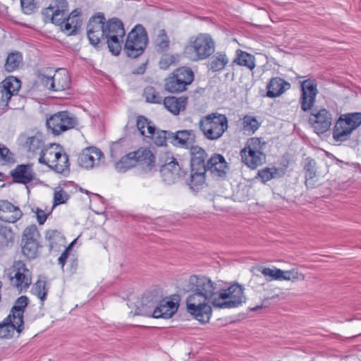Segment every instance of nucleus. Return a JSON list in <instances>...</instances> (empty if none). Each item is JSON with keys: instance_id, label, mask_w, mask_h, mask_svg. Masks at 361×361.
Masks as SVG:
<instances>
[{"instance_id": "nucleus-24", "label": "nucleus", "mask_w": 361, "mask_h": 361, "mask_svg": "<svg viewBox=\"0 0 361 361\" xmlns=\"http://www.w3.org/2000/svg\"><path fill=\"white\" fill-rule=\"evenodd\" d=\"M23 330V324H20L17 319L8 315L2 322L0 323V338H11L15 331L20 334Z\"/></svg>"}, {"instance_id": "nucleus-21", "label": "nucleus", "mask_w": 361, "mask_h": 361, "mask_svg": "<svg viewBox=\"0 0 361 361\" xmlns=\"http://www.w3.org/2000/svg\"><path fill=\"white\" fill-rule=\"evenodd\" d=\"M171 142L176 146L190 149L194 147L195 142V134L192 130H178L169 134Z\"/></svg>"}, {"instance_id": "nucleus-25", "label": "nucleus", "mask_w": 361, "mask_h": 361, "mask_svg": "<svg viewBox=\"0 0 361 361\" xmlns=\"http://www.w3.org/2000/svg\"><path fill=\"white\" fill-rule=\"evenodd\" d=\"M62 149L59 145L51 144L49 146H44L39 152V163L51 168Z\"/></svg>"}, {"instance_id": "nucleus-48", "label": "nucleus", "mask_w": 361, "mask_h": 361, "mask_svg": "<svg viewBox=\"0 0 361 361\" xmlns=\"http://www.w3.org/2000/svg\"><path fill=\"white\" fill-rule=\"evenodd\" d=\"M169 39L164 30H160L155 39V47L157 51H164L169 46Z\"/></svg>"}, {"instance_id": "nucleus-61", "label": "nucleus", "mask_w": 361, "mask_h": 361, "mask_svg": "<svg viewBox=\"0 0 361 361\" xmlns=\"http://www.w3.org/2000/svg\"><path fill=\"white\" fill-rule=\"evenodd\" d=\"M75 240H75L74 241H73L71 243L70 246L64 250V252L61 255V256L58 259L59 264H61L62 268L64 267L65 263L68 257V255H69L68 250L74 244Z\"/></svg>"}, {"instance_id": "nucleus-39", "label": "nucleus", "mask_w": 361, "mask_h": 361, "mask_svg": "<svg viewBox=\"0 0 361 361\" xmlns=\"http://www.w3.org/2000/svg\"><path fill=\"white\" fill-rule=\"evenodd\" d=\"M165 89L170 92H179L184 91L186 87L180 80L172 73L165 80Z\"/></svg>"}, {"instance_id": "nucleus-38", "label": "nucleus", "mask_w": 361, "mask_h": 361, "mask_svg": "<svg viewBox=\"0 0 361 361\" xmlns=\"http://www.w3.org/2000/svg\"><path fill=\"white\" fill-rule=\"evenodd\" d=\"M173 74L183 83L186 87L187 85L192 83L194 80V74L192 71L186 67H181L173 72Z\"/></svg>"}, {"instance_id": "nucleus-18", "label": "nucleus", "mask_w": 361, "mask_h": 361, "mask_svg": "<svg viewBox=\"0 0 361 361\" xmlns=\"http://www.w3.org/2000/svg\"><path fill=\"white\" fill-rule=\"evenodd\" d=\"M102 157L101 150L95 147H89L85 148L80 154L78 163L83 168L92 169L99 164Z\"/></svg>"}, {"instance_id": "nucleus-37", "label": "nucleus", "mask_w": 361, "mask_h": 361, "mask_svg": "<svg viewBox=\"0 0 361 361\" xmlns=\"http://www.w3.org/2000/svg\"><path fill=\"white\" fill-rule=\"evenodd\" d=\"M171 133H172L169 131L158 130L155 128V130H153L152 134L147 135V137L151 138L156 145L161 147L166 145L167 140L171 142V136L169 134Z\"/></svg>"}, {"instance_id": "nucleus-46", "label": "nucleus", "mask_w": 361, "mask_h": 361, "mask_svg": "<svg viewBox=\"0 0 361 361\" xmlns=\"http://www.w3.org/2000/svg\"><path fill=\"white\" fill-rule=\"evenodd\" d=\"M22 252L27 259H35L38 255L39 243H22Z\"/></svg>"}, {"instance_id": "nucleus-28", "label": "nucleus", "mask_w": 361, "mask_h": 361, "mask_svg": "<svg viewBox=\"0 0 361 361\" xmlns=\"http://www.w3.org/2000/svg\"><path fill=\"white\" fill-rule=\"evenodd\" d=\"M135 155V164H140L146 171H150L154 163V156L152 152L147 149H139L133 152Z\"/></svg>"}, {"instance_id": "nucleus-40", "label": "nucleus", "mask_w": 361, "mask_h": 361, "mask_svg": "<svg viewBox=\"0 0 361 361\" xmlns=\"http://www.w3.org/2000/svg\"><path fill=\"white\" fill-rule=\"evenodd\" d=\"M137 127L140 134L147 137V135L152 134L153 130H155V126L143 116H138L137 117Z\"/></svg>"}, {"instance_id": "nucleus-47", "label": "nucleus", "mask_w": 361, "mask_h": 361, "mask_svg": "<svg viewBox=\"0 0 361 361\" xmlns=\"http://www.w3.org/2000/svg\"><path fill=\"white\" fill-rule=\"evenodd\" d=\"M51 168L60 173L68 169L69 160L68 155L61 152Z\"/></svg>"}, {"instance_id": "nucleus-50", "label": "nucleus", "mask_w": 361, "mask_h": 361, "mask_svg": "<svg viewBox=\"0 0 361 361\" xmlns=\"http://www.w3.org/2000/svg\"><path fill=\"white\" fill-rule=\"evenodd\" d=\"M146 101L150 103L161 104L162 97L153 87H147L144 90Z\"/></svg>"}, {"instance_id": "nucleus-27", "label": "nucleus", "mask_w": 361, "mask_h": 361, "mask_svg": "<svg viewBox=\"0 0 361 361\" xmlns=\"http://www.w3.org/2000/svg\"><path fill=\"white\" fill-rule=\"evenodd\" d=\"M178 305L171 300H162L154 310V318H171L177 311Z\"/></svg>"}, {"instance_id": "nucleus-63", "label": "nucleus", "mask_w": 361, "mask_h": 361, "mask_svg": "<svg viewBox=\"0 0 361 361\" xmlns=\"http://www.w3.org/2000/svg\"><path fill=\"white\" fill-rule=\"evenodd\" d=\"M258 308H259V307H258V306H257V307H255L252 308V310L255 311V310H257Z\"/></svg>"}, {"instance_id": "nucleus-3", "label": "nucleus", "mask_w": 361, "mask_h": 361, "mask_svg": "<svg viewBox=\"0 0 361 361\" xmlns=\"http://www.w3.org/2000/svg\"><path fill=\"white\" fill-rule=\"evenodd\" d=\"M264 146L265 142L259 137L248 139L240 152L242 162L251 169H255L263 164L266 159L263 152Z\"/></svg>"}, {"instance_id": "nucleus-10", "label": "nucleus", "mask_w": 361, "mask_h": 361, "mask_svg": "<svg viewBox=\"0 0 361 361\" xmlns=\"http://www.w3.org/2000/svg\"><path fill=\"white\" fill-rule=\"evenodd\" d=\"M53 69L48 68L45 70V73H40L39 78L41 82L48 90L54 92H61L67 90L71 86V77L68 72L61 68L55 71L51 75Z\"/></svg>"}, {"instance_id": "nucleus-31", "label": "nucleus", "mask_w": 361, "mask_h": 361, "mask_svg": "<svg viewBox=\"0 0 361 361\" xmlns=\"http://www.w3.org/2000/svg\"><path fill=\"white\" fill-rule=\"evenodd\" d=\"M27 304L28 298L27 296L23 295L19 297L11 308L9 315L17 319L20 324H24L23 314Z\"/></svg>"}, {"instance_id": "nucleus-57", "label": "nucleus", "mask_w": 361, "mask_h": 361, "mask_svg": "<svg viewBox=\"0 0 361 361\" xmlns=\"http://www.w3.org/2000/svg\"><path fill=\"white\" fill-rule=\"evenodd\" d=\"M13 161V154L3 144L0 143V163L6 164Z\"/></svg>"}, {"instance_id": "nucleus-26", "label": "nucleus", "mask_w": 361, "mask_h": 361, "mask_svg": "<svg viewBox=\"0 0 361 361\" xmlns=\"http://www.w3.org/2000/svg\"><path fill=\"white\" fill-rule=\"evenodd\" d=\"M290 88L289 82L279 77H275L271 78L267 85V96L269 98L277 97Z\"/></svg>"}, {"instance_id": "nucleus-59", "label": "nucleus", "mask_w": 361, "mask_h": 361, "mask_svg": "<svg viewBox=\"0 0 361 361\" xmlns=\"http://www.w3.org/2000/svg\"><path fill=\"white\" fill-rule=\"evenodd\" d=\"M274 173H276V171L273 172L271 169L265 168L258 171V176L263 183H266L274 178Z\"/></svg>"}, {"instance_id": "nucleus-52", "label": "nucleus", "mask_w": 361, "mask_h": 361, "mask_svg": "<svg viewBox=\"0 0 361 361\" xmlns=\"http://www.w3.org/2000/svg\"><path fill=\"white\" fill-rule=\"evenodd\" d=\"M259 124L255 118L245 116L243 118V128L245 130L255 133L259 128Z\"/></svg>"}, {"instance_id": "nucleus-15", "label": "nucleus", "mask_w": 361, "mask_h": 361, "mask_svg": "<svg viewBox=\"0 0 361 361\" xmlns=\"http://www.w3.org/2000/svg\"><path fill=\"white\" fill-rule=\"evenodd\" d=\"M19 139L23 147L28 152H40L45 146V137L42 132L38 130H32L23 133Z\"/></svg>"}, {"instance_id": "nucleus-1", "label": "nucleus", "mask_w": 361, "mask_h": 361, "mask_svg": "<svg viewBox=\"0 0 361 361\" xmlns=\"http://www.w3.org/2000/svg\"><path fill=\"white\" fill-rule=\"evenodd\" d=\"M185 291L192 293L186 299L188 312L201 323H207L212 315V307H216L214 302L217 300L219 290L211 279L202 275H192L184 288Z\"/></svg>"}, {"instance_id": "nucleus-55", "label": "nucleus", "mask_w": 361, "mask_h": 361, "mask_svg": "<svg viewBox=\"0 0 361 361\" xmlns=\"http://www.w3.org/2000/svg\"><path fill=\"white\" fill-rule=\"evenodd\" d=\"M161 173L164 181L167 184L173 183L180 176L179 174H174L173 172L170 171L168 166H162Z\"/></svg>"}, {"instance_id": "nucleus-8", "label": "nucleus", "mask_w": 361, "mask_h": 361, "mask_svg": "<svg viewBox=\"0 0 361 361\" xmlns=\"http://www.w3.org/2000/svg\"><path fill=\"white\" fill-rule=\"evenodd\" d=\"M46 125L54 135L75 128L78 125L77 117L68 111H58L47 118Z\"/></svg>"}, {"instance_id": "nucleus-2", "label": "nucleus", "mask_w": 361, "mask_h": 361, "mask_svg": "<svg viewBox=\"0 0 361 361\" xmlns=\"http://www.w3.org/2000/svg\"><path fill=\"white\" fill-rule=\"evenodd\" d=\"M215 50L214 42L207 34L191 37L185 45L183 56L192 61L203 60L211 56Z\"/></svg>"}, {"instance_id": "nucleus-43", "label": "nucleus", "mask_w": 361, "mask_h": 361, "mask_svg": "<svg viewBox=\"0 0 361 361\" xmlns=\"http://www.w3.org/2000/svg\"><path fill=\"white\" fill-rule=\"evenodd\" d=\"M46 239L49 243V248L52 250L58 245H63L65 238L63 235L56 230L48 231L46 233Z\"/></svg>"}, {"instance_id": "nucleus-9", "label": "nucleus", "mask_w": 361, "mask_h": 361, "mask_svg": "<svg viewBox=\"0 0 361 361\" xmlns=\"http://www.w3.org/2000/svg\"><path fill=\"white\" fill-rule=\"evenodd\" d=\"M246 297L243 287L234 283L226 289H219L217 300L214 302L216 308L226 309L237 307L245 302Z\"/></svg>"}, {"instance_id": "nucleus-56", "label": "nucleus", "mask_w": 361, "mask_h": 361, "mask_svg": "<svg viewBox=\"0 0 361 361\" xmlns=\"http://www.w3.org/2000/svg\"><path fill=\"white\" fill-rule=\"evenodd\" d=\"M20 6L24 13L30 15L37 8L36 0H20Z\"/></svg>"}, {"instance_id": "nucleus-12", "label": "nucleus", "mask_w": 361, "mask_h": 361, "mask_svg": "<svg viewBox=\"0 0 361 361\" xmlns=\"http://www.w3.org/2000/svg\"><path fill=\"white\" fill-rule=\"evenodd\" d=\"M301 94L299 102L303 111H308L312 109L316 102V97L319 93L317 82L315 79L308 78L300 82Z\"/></svg>"}, {"instance_id": "nucleus-42", "label": "nucleus", "mask_w": 361, "mask_h": 361, "mask_svg": "<svg viewBox=\"0 0 361 361\" xmlns=\"http://www.w3.org/2000/svg\"><path fill=\"white\" fill-rule=\"evenodd\" d=\"M135 155L133 152L123 157L115 164L116 169L119 172L126 171V170L135 166Z\"/></svg>"}, {"instance_id": "nucleus-23", "label": "nucleus", "mask_w": 361, "mask_h": 361, "mask_svg": "<svg viewBox=\"0 0 361 361\" xmlns=\"http://www.w3.org/2000/svg\"><path fill=\"white\" fill-rule=\"evenodd\" d=\"M191 171H206L207 154L198 146L191 147L190 149Z\"/></svg>"}, {"instance_id": "nucleus-34", "label": "nucleus", "mask_w": 361, "mask_h": 361, "mask_svg": "<svg viewBox=\"0 0 361 361\" xmlns=\"http://www.w3.org/2000/svg\"><path fill=\"white\" fill-rule=\"evenodd\" d=\"M228 63V59L225 53L218 52L209 59L208 66L214 72L223 70Z\"/></svg>"}, {"instance_id": "nucleus-4", "label": "nucleus", "mask_w": 361, "mask_h": 361, "mask_svg": "<svg viewBox=\"0 0 361 361\" xmlns=\"http://www.w3.org/2000/svg\"><path fill=\"white\" fill-rule=\"evenodd\" d=\"M200 128L206 138L215 140L227 130L228 120L224 114L212 113L200 121Z\"/></svg>"}, {"instance_id": "nucleus-14", "label": "nucleus", "mask_w": 361, "mask_h": 361, "mask_svg": "<svg viewBox=\"0 0 361 361\" xmlns=\"http://www.w3.org/2000/svg\"><path fill=\"white\" fill-rule=\"evenodd\" d=\"M105 18L102 14L92 17L87 25V35L91 44L97 47L104 38Z\"/></svg>"}, {"instance_id": "nucleus-30", "label": "nucleus", "mask_w": 361, "mask_h": 361, "mask_svg": "<svg viewBox=\"0 0 361 361\" xmlns=\"http://www.w3.org/2000/svg\"><path fill=\"white\" fill-rule=\"evenodd\" d=\"M187 104V97H167L164 99V105L166 109L174 115L184 111Z\"/></svg>"}, {"instance_id": "nucleus-58", "label": "nucleus", "mask_w": 361, "mask_h": 361, "mask_svg": "<svg viewBox=\"0 0 361 361\" xmlns=\"http://www.w3.org/2000/svg\"><path fill=\"white\" fill-rule=\"evenodd\" d=\"M176 60V59L174 55L165 54L159 61V67L161 69L166 70L175 63Z\"/></svg>"}, {"instance_id": "nucleus-6", "label": "nucleus", "mask_w": 361, "mask_h": 361, "mask_svg": "<svg viewBox=\"0 0 361 361\" xmlns=\"http://www.w3.org/2000/svg\"><path fill=\"white\" fill-rule=\"evenodd\" d=\"M125 33L123 24L118 18H112L105 23L104 38L112 54L117 56L120 54Z\"/></svg>"}, {"instance_id": "nucleus-11", "label": "nucleus", "mask_w": 361, "mask_h": 361, "mask_svg": "<svg viewBox=\"0 0 361 361\" xmlns=\"http://www.w3.org/2000/svg\"><path fill=\"white\" fill-rule=\"evenodd\" d=\"M8 275L11 285L19 291L27 290L32 283V273L21 260L13 262Z\"/></svg>"}, {"instance_id": "nucleus-36", "label": "nucleus", "mask_w": 361, "mask_h": 361, "mask_svg": "<svg viewBox=\"0 0 361 361\" xmlns=\"http://www.w3.org/2000/svg\"><path fill=\"white\" fill-rule=\"evenodd\" d=\"M205 173L206 171H191L189 186L192 190L197 192L204 185Z\"/></svg>"}, {"instance_id": "nucleus-19", "label": "nucleus", "mask_w": 361, "mask_h": 361, "mask_svg": "<svg viewBox=\"0 0 361 361\" xmlns=\"http://www.w3.org/2000/svg\"><path fill=\"white\" fill-rule=\"evenodd\" d=\"M205 169L214 177L223 178L227 173L228 164L223 155L214 154L207 160Z\"/></svg>"}, {"instance_id": "nucleus-17", "label": "nucleus", "mask_w": 361, "mask_h": 361, "mask_svg": "<svg viewBox=\"0 0 361 361\" xmlns=\"http://www.w3.org/2000/svg\"><path fill=\"white\" fill-rule=\"evenodd\" d=\"M67 8L68 3L66 0H55L54 4L50 5L43 11V14L50 17L53 23L62 27L66 18Z\"/></svg>"}, {"instance_id": "nucleus-33", "label": "nucleus", "mask_w": 361, "mask_h": 361, "mask_svg": "<svg viewBox=\"0 0 361 361\" xmlns=\"http://www.w3.org/2000/svg\"><path fill=\"white\" fill-rule=\"evenodd\" d=\"M233 63L241 66L247 67L250 71H252L255 68V56L242 50H238L236 51V57L233 60Z\"/></svg>"}, {"instance_id": "nucleus-13", "label": "nucleus", "mask_w": 361, "mask_h": 361, "mask_svg": "<svg viewBox=\"0 0 361 361\" xmlns=\"http://www.w3.org/2000/svg\"><path fill=\"white\" fill-rule=\"evenodd\" d=\"M308 121L317 134H323L331 126L332 115L324 108L318 110L314 109L309 116Z\"/></svg>"}, {"instance_id": "nucleus-41", "label": "nucleus", "mask_w": 361, "mask_h": 361, "mask_svg": "<svg viewBox=\"0 0 361 361\" xmlns=\"http://www.w3.org/2000/svg\"><path fill=\"white\" fill-rule=\"evenodd\" d=\"M32 290L34 294L43 302L47 298L49 290V286L45 278L39 279L33 286Z\"/></svg>"}, {"instance_id": "nucleus-7", "label": "nucleus", "mask_w": 361, "mask_h": 361, "mask_svg": "<svg viewBox=\"0 0 361 361\" xmlns=\"http://www.w3.org/2000/svg\"><path fill=\"white\" fill-rule=\"evenodd\" d=\"M147 42V34L145 28L141 25H137L127 36L124 51L128 56L137 58L143 54Z\"/></svg>"}, {"instance_id": "nucleus-16", "label": "nucleus", "mask_w": 361, "mask_h": 361, "mask_svg": "<svg viewBox=\"0 0 361 361\" xmlns=\"http://www.w3.org/2000/svg\"><path fill=\"white\" fill-rule=\"evenodd\" d=\"M21 87L20 80L9 76L0 83V105L7 106L12 97H16Z\"/></svg>"}, {"instance_id": "nucleus-35", "label": "nucleus", "mask_w": 361, "mask_h": 361, "mask_svg": "<svg viewBox=\"0 0 361 361\" xmlns=\"http://www.w3.org/2000/svg\"><path fill=\"white\" fill-rule=\"evenodd\" d=\"M23 62V56L19 51L10 53L4 64L5 70L7 72H13L16 70Z\"/></svg>"}, {"instance_id": "nucleus-62", "label": "nucleus", "mask_w": 361, "mask_h": 361, "mask_svg": "<svg viewBox=\"0 0 361 361\" xmlns=\"http://www.w3.org/2000/svg\"><path fill=\"white\" fill-rule=\"evenodd\" d=\"M36 216L39 224L42 225L47 219V214L40 209H37Z\"/></svg>"}, {"instance_id": "nucleus-49", "label": "nucleus", "mask_w": 361, "mask_h": 361, "mask_svg": "<svg viewBox=\"0 0 361 361\" xmlns=\"http://www.w3.org/2000/svg\"><path fill=\"white\" fill-rule=\"evenodd\" d=\"M156 305L152 301L145 302V300L143 299L140 306L137 307L135 311V314L138 315H142L146 317H154V310Z\"/></svg>"}, {"instance_id": "nucleus-53", "label": "nucleus", "mask_w": 361, "mask_h": 361, "mask_svg": "<svg viewBox=\"0 0 361 361\" xmlns=\"http://www.w3.org/2000/svg\"><path fill=\"white\" fill-rule=\"evenodd\" d=\"M261 273L267 278V281H281V269L277 268L265 267L261 270Z\"/></svg>"}, {"instance_id": "nucleus-22", "label": "nucleus", "mask_w": 361, "mask_h": 361, "mask_svg": "<svg viewBox=\"0 0 361 361\" xmlns=\"http://www.w3.org/2000/svg\"><path fill=\"white\" fill-rule=\"evenodd\" d=\"M23 213L19 207L14 206L6 200H0V219L15 223L21 218Z\"/></svg>"}, {"instance_id": "nucleus-5", "label": "nucleus", "mask_w": 361, "mask_h": 361, "mask_svg": "<svg viewBox=\"0 0 361 361\" xmlns=\"http://www.w3.org/2000/svg\"><path fill=\"white\" fill-rule=\"evenodd\" d=\"M361 125V112L341 115L333 130V138L336 142L347 140L353 131Z\"/></svg>"}, {"instance_id": "nucleus-20", "label": "nucleus", "mask_w": 361, "mask_h": 361, "mask_svg": "<svg viewBox=\"0 0 361 361\" xmlns=\"http://www.w3.org/2000/svg\"><path fill=\"white\" fill-rule=\"evenodd\" d=\"M14 183L27 184L35 178V173L31 164H19L11 171Z\"/></svg>"}, {"instance_id": "nucleus-51", "label": "nucleus", "mask_w": 361, "mask_h": 361, "mask_svg": "<svg viewBox=\"0 0 361 361\" xmlns=\"http://www.w3.org/2000/svg\"><path fill=\"white\" fill-rule=\"evenodd\" d=\"M305 276L299 273L297 269L284 271L281 269V281H297L304 280Z\"/></svg>"}, {"instance_id": "nucleus-29", "label": "nucleus", "mask_w": 361, "mask_h": 361, "mask_svg": "<svg viewBox=\"0 0 361 361\" xmlns=\"http://www.w3.org/2000/svg\"><path fill=\"white\" fill-rule=\"evenodd\" d=\"M80 11L75 9L64 20L61 29L66 32L69 35H75L81 26V20L80 19Z\"/></svg>"}, {"instance_id": "nucleus-32", "label": "nucleus", "mask_w": 361, "mask_h": 361, "mask_svg": "<svg viewBox=\"0 0 361 361\" xmlns=\"http://www.w3.org/2000/svg\"><path fill=\"white\" fill-rule=\"evenodd\" d=\"M304 171L305 176V185L309 188L314 187V178L317 176L316 161L314 159L307 157L305 160Z\"/></svg>"}, {"instance_id": "nucleus-54", "label": "nucleus", "mask_w": 361, "mask_h": 361, "mask_svg": "<svg viewBox=\"0 0 361 361\" xmlns=\"http://www.w3.org/2000/svg\"><path fill=\"white\" fill-rule=\"evenodd\" d=\"M69 199L68 193L61 188H56L54 194V206L64 204Z\"/></svg>"}, {"instance_id": "nucleus-45", "label": "nucleus", "mask_w": 361, "mask_h": 361, "mask_svg": "<svg viewBox=\"0 0 361 361\" xmlns=\"http://www.w3.org/2000/svg\"><path fill=\"white\" fill-rule=\"evenodd\" d=\"M15 234L11 227L0 226V245L8 246L13 243Z\"/></svg>"}, {"instance_id": "nucleus-60", "label": "nucleus", "mask_w": 361, "mask_h": 361, "mask_svg": "<svg viewBox=\"0 0 361 361\" xmlns=\"http://www.w3.org/2000/svg\"><path fill=\"white\" fill-rule=\"evenodd\" d=\"M162 166H168L169 170L170 171L173 172L174 174L180 175V167L178 163L176 161V160L174 158H172V160L171 161L165 164Z\"/></svg>"}, {"instance_id": "nucleus-44", "label": "nucleus", "mask_w": 361, "mask_h": 361, "mask_svg": "<svg viewBox=\"0 0 361 361\" xmlns=\"http://www.w3.org/2000/svg\"><path fill=\"white\" fill-rule=\"evenodd\" d=\"M40 235L35 225L25 228L23 233L22 243H39Z\"/></svg>"}]
</instances>
